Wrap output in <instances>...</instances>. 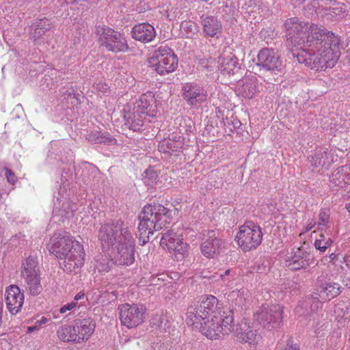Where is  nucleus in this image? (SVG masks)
I'll return each instance as SVG.
<instances>
[{"instance_id": "obj_13", "label": "nucleus", "mask_w": 350, "mask_h": 350, "mask_svg": "<svg viewBox=\"0 0 350 350\" xmlns=\"http://www.w3.org/2000/svg\"><path fill=\"white\" fill-rule=\"evenodd\" d=\"M234 336L241 343H247L250 347L256 346L261 340L262 336L258 328L243 319L239 324L233 326Z\"/></svg>"}, {"instance_id": "obj_59", "label": "nucleus", "mask_w": 350, "mask_h": 350, "mask_svg": "<svg viewBox=\"0 0 350 350\" xmlns=\"http://www.w3.org/2000/svg\"><path fill=\"white\" fill-rule=\"evenodd\" d=\"M2 320H1V313L0 312V326L1 325Z\"/></svg>"}, {"instance_id": "obj_3", "label": "nucleus", "mask_w": 350, "mask_h": 350, "mask_svg": "<svg viewBox=\"0 0 350 350\" xmlns=\"http://www.w3.org/2000/svg\"><path fill=\"white\" fill-rule=\"evenodd\" d=\"M211 314L210 318L198 328L201 332L210 339H217L228 335L233 331L234 314L233 310L226 309L219 310Z\"/></svg>"}, {"instance_id": "obj_24", "label": "nucleus", "mask_w": 350, "mask_h": 350, "mask_svg": "<svg viewBox=\"0 0 350 350\" xmlns=\"http://www.w3.org/2000/svg\"><path fill=\"white\" fill-rule=\"evenodd\" d=\"M50 29L51 24L47 18L38 20L30 26V38L34 42H38Z\"/></svg>"}, {"instance_id": "obj_51", "label": "nucleus", "mask_w": 350, "mask_h": 350, "mask_svg": "<svg viewBox=\"0 0 350 350\" xmlns=\"http://www.w3.org/2000/svg\"><path fill=\"white\" fill-rule=\"evenodd\" d=\"M231 271H232V270H231V269H227V270H226L224 274H221V275H220L221 278L224 281H226V280H225V279H224L225 276L230 275V274Z\"/></svg>"}, {"instance_id": "obj_44", "label": "nucleus", "mask_w": 350, "mask_h": 350, "mask_svg": "<svg viewBox=\"0 0 350 350\" xmlns=\"http://www.w3.org/2000/svg\"><path fill=\"white\" fill-rule=\"evenodd\" d=\"M96 88L98 92H100L103 94H107L109 92V87L108 86V85L104 83H97Z\"/></svg>"}, {"instance_id": "obj_41", "label": "nucleus", "mask_w": 350, "mask_h": 350, "mask_svg": "<svg viewBox=\"0 0 350 350\" xmlns=\"http://www.w3.org/2000/svg\"><path fill=\"white\" fill-rule=\"evenodd\" d=\"M76 306H77V302L72 301H71V302H70V303H68L67 304H65L64 306L61 307L58 310L54 311L53 314L55 318H57V317H56V313L57 312H59V313H61V314H64L67 311L72 310Z\"/></svg>"}, {"instance_id": "obj_22", "label": "nucleus", "mask_w": 350, "mask_h": 350, "mask_svg": "<svg viewBox=\"0 0 350 350\" xmlns=\"http://www.w3.org/2000/svg\"><path fill=\"white\" fill-rule=\"evenodd\" d=\"M221 72L223 75H234L238 73L241 69L239 60L235 55L229 54L219 57Z\"/></svg>"}, {"instance_id": "obj_42", "label": "nucleus", "mask_w": 350, "mask_h": 350, "mask_svg": "<svg viewBox=\"0 0 350 350\" xmlns=\"http://www.w3.org/2000/svg\"><path fill=\"white\" fill-rule=\"evenodd\" d=\"M4 170L5 172V175L6 176L8 182L12 185H14L18 180L16 176L11 170L8 168H5Z\"/></svg>"}, {"instance_id": "obj_14", "label": "nucleus", "mask_w": 350, "mask_h": 350, "mask_svg": "<svg viewBox=\"0 0 350 350\" xmlns=\"http://www.w3.org/2000/svg\"><path fill=\"white\" fill-rule=\"evenodd\" d=\"M114 254L116 263L120 265H130L135 260V239L130 234L111 249Z\"/></svg>"}, {"instance_id": "obj_48", "label": "nucleus", "mask_w": 350, "mask_h": 350, "mask_svg": "<svg viewBox=\"0 0 350 350\" xmlns=\"http://www.w3.org/2000/svg\"><path fill=\"white\" fill-rule=\"evenodd\" d=\"M84 296H85V294H84L83 292H79V293H78L75 295V299H74L75 300H74V301H76V302H77V301H78V300H80V299H83V298L84 297Z\"/></svg>"}, {"instance_id": "obj_43", "label": "nucleus", "mask_w": 350, "mask_h": 350, "mask_svg": "<svg viewBox=\"0 0 350 350\" xmlns=\"http://www.w3.org/2000/svg\"><path fill=\"white\" fill-rule=\"evenodd\" d=\"M168 280V275L165 273L154 275V286H161L163 282Z\"/></svg>"}, {"instance_id": "obj_34", "label": "nucleus", "mask_w": 350, "mask_h": 350, "mask_svg": "<svg viewBox=\"0 0 350 350\" xmlns=\"http://www.w3.org/2000/svg\"><path fill=\"white\" fill-rule=\"evenodd\" d=\"M239 91L243 97L252 98L257 92L256 83L251 79H245L243 85L239 86Z\"/></svg>"}, {"instance_id": "obj_40", "label": "nucleus", "mask_w": 350, "mask_h": 350, "mask_svg": "<svg viewBox=\"0 0 350 350\" xmlns=\"http://www.w3.org/2000/svg\"><path fill=\"white\" fill-rule=\"evenodd\" d=\"M213 60L211 58H202L199 60L198 66L201 69L208 71L212 70V64Z\"/></svg>"}, {"instance_id": "obj_60", "label": "nucleus", "mask_w": 350, "mask_h": 350, "mask_svg": "<svg viewBox=\"0 0 350 350\" xmlns=\"http://www.w3.org/2000/svg\"><path fill=\"white\" fill-rule=\"evenodd\" d=\"M347 286H349V288H350V281H349V283L347 284Z\"/></svg>"}, {"instance_id": "obj_31", "label": "nucleus", "mask_w": 350, "mask_h": 350, "mask_svg": "<svg viewBox=\"0 0 350 350\" xmlns=\"http://www.w3.org/2000/svg\"><path fill=\"white\" fill-rule=\"evenodd\" d=\"M37 274H40V268L37 258L29 256L23 262L21 277Z\"/></svg>"}, {"instance_id": "obj_38", "label": "nucleus", "mask_w": 350, "mask_h": 350, "mask_svg": "<svg viewBox=\"0 0 350 350\" xmlns=\"http://www.w3.org/2000/svg\"><path fill=\"white\" fill-rule=\"evenodd\" d=\"M142 176V180L144 183V184L150 187H152V185L153 183V169L151 167H149L144 171V174Z\"/></svg>"}, {"instance_id": "obj_7", "label": "nucleus", "mask_w": 350, "mask_h": 350, "mask_svg": "<svg viewBox=\"0 0 350 350\" xmlns=\"http://www.w3.org/2000/svg\"><path fill=\"white\" fill-rule=\"evenodd\" d=\"M262 228L253 221H247L239 228L235 240L243 252L257 248L262 243Z\"/></svg>"}, {"instance_id": "obj_27", "label": "nucleus", "mask_w": 350, "mask_h": 350, "mask_svg": "<svg viewBox=\"0 0 350 350\" xmlns=\"http://www.w3.org/2000/svg\"><path fill=\"white\" fill-rule=\"evenodd\" d=\"M24 280L26 291L32 296L39 295L42 290L40 274L21 277Z\"/></svg>"}, {"instance_id": "obj_47", "label": "nucleus", "mask_w": 350, "mask_h": 350, "mask_svg": "<svg viewBox=\"0 0 350 350\" xmlns=\"http://www.w3.org/2000/svg\"><path fill=\"white\" fill-rule=\"evenodd\" d=\"M316 224V221L314 219H311L310 221H308V223L307 224V226L306 227V231L308 232Z\"/></svg>"}, {"instance_id": "obj_58", "label": "nucleus", "mask_w": 350, "mask_h": 350, "mask_svg": "<svg viewBox=\"0 0 350 350\" xmlns=\"http://www.w3.org/2000/svg\"><path fill=\"white\" fill-rule=\"evenodd\" d=\"M152 57H148V64H151V62H152Z\"/></svg>"}, {"instance_id": "obj_46", "label": "nucleus", "mask_w": 350, "mask_h": 350, "mask_svg": "<svg viewBox=\"0 0 350 350\" xmlns=\"http://www.w3.org/2000/svg\"><path fill=\"white\" fill-rule=\"evenodd\" d=\"M157 326L159 329H165V326L167 323V320L164 317H159L158 320H157Z\"/></svg>"}, {"instance_id": "obj_56", "label": "nucleus", "mask_w": 350, "mask_h": 350, "mask_svg": "<svg viewBox=\"0 0 350 350\" xmlns=\"http://www.w3.org/2000/svg\"><path fill=\"white\" fill-rule=\"evenodd\" d=\"M103 270L109 271V266L106 265L105 267L103 268Z\"/></svg>"}, {"instance_id": "obj_21", "label": "nucleus", "mask_w": 350, "mask_h": 350, "mask_svg": "<svg viewBox=\"0 0 350 350\" xmlns=\"http://www.w3.org/2000/svg\"><path fill=\"white\" fill-rule=\"evenodd\" d=\"M317 284L318 295L323 300H330L338 296L340 293V286L338 283L322 282L318 278Z\"/></svg>"}, {"instance_id": "obj_11", "label": "nucleus", "mask_w": 350, "mask_h": 350, "mask_svg": "<svg viewBox=\"0 0 350 350\" xmlns=\"http://www.w3.org/2000/svg\"><path fill=\"white\" fill-rule=\"evenodd\" d=\"M154 70L161 75L174 72L178 66V58L167 45L160 46L154 50Z\"/></svg>"}, {"instance_id": "obj_4", "label": "nucleus", "mask_w": 350, "mask_h": 350, "mask_svg": "<svg viewBox=\"0 0 350 350\" xmlns=\"http://www.w3.org/2000/svg\"><path fill=\"white\" fill-rule=\"evenodd\" d=\"M218 300L213 295H208L198 302L192 301L187 307L185 322L189 326L198 328L211 314L217 310Z\"/></svg>"}, {"instance_id": "obj_18", "label": "nucleus", "mask_w": 350, "mask_h": 350, "mask_svg": "<svg viewBox=\"0 0 350 350\" xmlns=\"http://www.w3.org/2000/svg\"><path fill=\"white\" fill-rule=\"evenodd\" d=\"M312 262L310 254L301 247H299L294 249L291 256L286 260V265L290 270L299 271L308 268Z\"/></svg>"}, {"instance_id": "obj_6", "label": "nucleus", "mask_w": 350, "mask_h": 350, "mask_svg": "<svg viewBox=\"0 0 350 350\" xmlns=\"http://www.w3.org/2000/svg\"><path fill=\"white\" fill-rule=\"evenodd\" d=\"M146 96L144 95L138 101L133 103H128L124 106L123 117L125 124L133 131L140 130L146 122H151L153 117L148 112L150 105H142L146 100Z\"/></svg>"}, {"instance_id": "obj_37", "label": "nucleus", "mask_w": 350, "mask_h": 350, "mask_svg": "<svg viewBox=\"0 0 350 350\" xmlns=\"http://www.w3.org/2000/svg\"><path fill=\"white\" fill-rule=\"evenodd\" d=\"M306 307L310 306L311 312H317L319 308L322 306L321 301L317 297H308L306 299L304 303Z\"/></svg>"}, {"instance_id": "obj_19", "label": "nucleus", "mask_w": 350, "mask_h": 350, "mask_svg": "<svg viewBox=\"0 0 350 350\" xmlns=\"http://www.w3.org/2000/svg\"><path fill=\"white\" fill-rule=\"evenodd\" d=\"M153 215V206L150 204H146L141 214L139 216V223L138 225L139 239L142 245H144L149 241V235L152 232L150 230L148 223L152 224L153 221L150 220Z\"/></svg>"}, {"instance_id": "obj_5", "label": "nucleus", "mask_w": 350, "mask_h": 350, "mask_svg": "<svg viewBox=\"0 0 350 350\" xmlns=\"http://www.w3.org/2000/svg\"><path fill=\"white\" fill-rule=\"evenodd\" d=\"M131 232L122 221H110L101 224L98 238L103 251H109Z\"/></svg>"}, {"instance_id": "obj_54", "label": "nucleus", "mask_w": 350, "mask_h": 350, "mask_svg": "<svg viewBox=\"0 0 350 350\" xmlns=\"http://www.w3.org/2000/svg\"><path fill=\"white\" fill-rule=\"evenodd\" d=\"M337 255L335 253H332L329 255L330 262L333 261L336 258Z\"/></svg>"}, {"instance_id": "obj_26", "label": "nucleus", "mask_w": 350, "mask_h": 350, "mask_svg": "<svg viewBox=\"0 0 350 350\" xmlns=\"http://www.w3.org/2000/svg\"><path fill=\"white\" fill-rule=\"evenodd\" d=\"M202 25L204 32L210 37H214L221 31V25L213 16H202Z\"/></svg>"}, {"instance_id": "obj_17", "label": "nucleus", "mask_w": 350, "mask_h": 350, "mask_svg": "<svg viewBox=\"0 0 350 350\" xmlns=\"http://www.w3.org/2000/svg\"><path fill=\"white\" fill-rule=\"evenodd\" d=\"M183 90L184 99L191 107H196L207 100L206 90L198 84L187 83L184 85Z\"/></svg>"}, {"instance_id": "obj_36", "label": "nucleus", "mask_w": 350, "mask_h": 350, "mask_svg": "<svg viewBox=\"0 0 350 350\" xmlns=\"http://www.w3.org/2000/svg\"><path fill=\"white\" fill-rule=\"evenodd\" d=\"M332 243V241L330 238H326L323 233H321L319 238L315 240L314 245L317 250L323 252L331 245Z\"/></svg>"}, {"instance_id": "obj_9", "label": "nucleus", "mask_w": 350, "mask_h": 350, "mask_svg": "<svg viewBox=\"0 0 350 350\" xmlns=\"http://www.w3.org/2000/svg\"><path fill=\"white\" fill-rule=\"evenodd\" d=\"M96 33L98 41L109 51L115 53L128 49L127 42L122 34L109 27H97Z\"/></svg>"}, {"instance_id": "obj_32", "label": "nucleus", "mask_w": 350, "mask_h": 350, "mask_svg": "<svg viewBox=\"0 0 350 350\" xmlns=\"http://www.w3.org/2000/svg\"><path fill=\"white\" fill-rule=\"evenodd\" d=\"M87 139L93 144H104L107 145H113L116 139L110 136L107 133L94 131L88 134Z\"/></svg>"}, {"instance_id": "obj_57", "label": "nucleus", "mask_w": 350, "mask_h": 350, "mask_svg": "<svg viewBox=\"0 0 350 350\" xmlns=\"http://www.w3.org/2000/svg\"><path fill=\"white\" fill-rule=\"evenodd\" d=\"M158 149H159V150L160 152L163 151L162 146L159 144V146H158Z\"/></svg>"}, {"instance_id": "obj_52", "label": "nucleus", "mask_w": 350, "mask_h": 350, "mask_svg": "<svg viewBox=\"0 0 350 350\" xmlns=\"http://www.w3.org/2000/svg\"><path fill=\"white\" fill-rule=\"evenodd\" d=\"M342 167H347V174H349V176H348L347 178V180H348V182L349 183H350V165H342Z\"/></svg>"}, {"instance_id": "obj_29", "label": "nucleus", "mask_w": 350, "mask_h": 350, "mask_svg": "<svg viewBox=\"0 0 350 350\" xmlns=\"http://www.w3.org/2000/svg\"><path fill=\"white\" fill-rule=\"evenodd\" d=\"M347 167L340 166L333 172L330 177V183L333 186L343 188L349 184L348 180H347V177L349 176V174H347Z\"/></svg>"}, {"instance_id": "obj_55", "label": "nucleus", "mask_w": 350, "mask_h": 350, "mask_svg": "<svg viewBox=\"0 0 350 350\" xmlns=\"http://www.w3.org/2000/svg\"><path fill=\"white\" fill-rule=\"evenodd\" d=\"M346 208L347 209V211L350 213V202L349 204H346Z\"/></svg>"}, {"instance_id": "obj_10", "label": "nucleus", "mask_w": 350, "mask_h": 350, "mask_svg": "<svg viewBox=\"0 0 350 350\" xmlns=\"http://www.w3.org/2000/svg\"><path fill=\"white\" fill-rule=\"evenodd\" d=\"M160 237V246L169 253L174 256L176 260L183 259L187 252L188 245L178 237L177 233L173 230H168L165 232H161L157 237Z\"/></svg>"}, {"instance_id": "obj_61", "label": "nucleus", "mask_w": 350, "mask_h": 350, "mask_svg": "<svg viewBox=\"0 0 350 350\" xmlns=\"http://www.w3.org/2000/svg\"><path fill=\"white\" fill-rule=\"evenodd\" d=\"M154 37L156 36V31H154Z\"/></svg>"}, {"instance_id": "obj_50", "label": "nucleus", "mask_w": 350, "mask_h": 350, "mask_svg": "<svg viewBox=\"0 0 350 350\" xmlns=\"http://www.w3.org/2000/svg\"><path fill=\"white\" fill-rule=\"evenodd\" d=\"M47 321V319L44 317H42L40 320L36 321V324L40 327L42 324L46 323Z\"/></svg>"}, {"instance_id": "obj_35", "label": "nucleus", "mask_w": 350, "mask_h": 350, "mask_svg": "<svg viewBox=\"0 0 350 350\" xmlns=\"http://www.w3.org/2000/svg\"><path fill=\"white\" fill-rule=\"evenodd\" d=\"M180 31L186 38H192L199 31L198 25L191 21H184L180 25Z\"/></svg>"}, {"instance_id": "obj_39", "label": "nucleus", "mask_w": 350, "mask_h": 350, "mask_svg": "<svg viewBox=\"0 0 350 350\" xmlns=\"http://www.w3.org/2000/svg\"><path fill=\"white\" fill-rule=\"evenodd\" d=\"M329 219V211L327 210H321L319 215L318 226H325Z\"/></svg>"}, {"instance_id": "obj_49", "label": "nucleus", "mask_w": 350, "mask_h": 350, "mask_svg": "<svg viewBox=\"0 0 350 350\" xmlns=\"http://www.w3.org/2000/svg\"><path fill=\"white\" fill-rule=\"evenodd\" d=\"M39 329V327L38 325L36 323L35 325H33V326H29L27 327V332L28 333H31L33 332V331H36V330H38Z\"/></svg>"}, {"instance_id": "obj_12", "label": "nucleus", "mask_w": 350, "mask_h": 350, "mask_svg": "<svg viewBox=\"0 0 350 350\" xmlns=\"http://www.w3.org/2000/svg\"><path fill=\"white\" fill-rule=\"evenodd\" d=\"M121 325L127 328L135 327L144 322L146 308L143 306L124 304L118 306Z\"/></svg>"}, {"instance_id": "obj_23", "label": "nucleus", "mask_w": 350, "mask_h": 350, "mask_svg": "<svg viewBox=\"0 0 350 350\" xmlns=\"http://www.w3.org/2000/svg\"><path fill=\"white\" fill-rule=\"evenodd\" d=\"M133 38L142 42H149L153 40V26L148 23H140L133 27Z\"/></svg>"}, {"instance_id": "obj_25", "label": "nucleus", "mask_w": 350, "mask_h": 350, "mask_svg": "<svg viewBox=\"0 0 350 350\" xmlns=\"http://www.w3.org/2000/svg\"><path fill=\"white\" fill-rule=\"evenodd\" d=\"M77 336H79V342L87 340L89 336L94 332L95 324L90 318L83 319L75 323V325Z\"/></svg>"}, {"instance_id": "obj_20", "label": "nucleus", "mask_w": 350, "mask_h": 350, "mask_svg": "<svg viewBox=\"0 0 350 350\" xmlns=\"http://www.w3.org/2000/svg\"><path fill=\"white\" fill-rule=\"evenodd\" d=\"M5 303L8 310L12 314H17L24 303V294L16 285H10L5 291Z\"/></svg>"}, {"instance_id": "obj_28", "label": "nucleus", "mask_w": 350, "mask_h": 350, "mask_svg": "<svg viewBox=\"0 0 350 350\" xmlns=\"http://www.w3.org/2000/svg\"><path fill=\"white\" fill-rule=\"evenodd\" d=\"M59 338L66 342H79V336H77L75 325H64L57 330Z\"/></svg>"}, {"instance_id": "obj_53", "label": "nucleus", "mask_w": 350, "mask_h": 350, "mask_svg": "<svg viewBox=\"0 0 350 350\" xmlns=\"http://www.w3.org/2000/svg\"><path fill=\"white\" fill-rule=\"evenodd\" d=\"M159 183H161V181L160 180L159 176L157 175L156 176H154V185H158Z\"/></svg>"}, {"instance_id": "obj_30", "label": "nucleus", "mask_w": 350, "mask_h": 350, "mask_svg": "<svg viewBox=\"0 0 350 350\" xmlns=\"http://www.w3.org/2000/svg\"><path fill=\"white\" fill-rule=\"evenodd\" d=\"M167 208L161 204H154V231L161 230L169 219Z\"/></svg>"}, {"instance_id": "obj_1", "label": "nucleus", "mask_w": 350, "mask_h": 350, "mask_svg": "<svg viewBox=\"0 0 350 350\" xmlns=\"http://www.w3.org/2000/svg\"><path fill=\"white\" fill-rule=\"evenodd\" d=\"M285 26L295 48L291 54L299 63L316 70L334 66L340 56L341 40L337 35L316 25L309 27L296 18L286 21Z\"/></svg>"}, {"instance_id": "obj_33", "label": "nucleus", "mask_w": 350, "mask_h": 350, "mask_svg": "<svg viewBox=\"0 0 350 350\" xmlns=\"http://www.w3.org/2000/svg\"><path fill=\"white\" fill-rule=\"evenodd\" d=\"M310 164L315 167H323L328 163V150L320 148L315 150L310 159Z\"/></svg>"}, {"instance_id": "obj_16", "label": "nucleus", "mask_w": 350, "mask_h": 350, "mask_svg": "<svg viewBox=\"0 0 350 350\" xmlns=\"http://www.w3.org/2000/svg\"><path fill=\"white\" fill-rule=\"evenodd\" d=\"M223 242L216 236L215 231H203V241L200 245V249L204 256L214 258L221 252Z\"/></svg>"}, {"instance_id": "obj_45", "label": "nucleus", "mask_w": 350, "mask_h": 350, "mask_svg": "<svg viewBox=\"0 0 350 350\" xmlns=\"http://www.w3.org/2000/svg\"><path fill=\"white\" fill-rule=\"evenodd\" d=\"M284 350H300L299 346L297 343H293V340L288 339L286 343V347Z\"/></svg>"}, {"instance_id": "obj_2", "label": "nucleus", "mask_w": 350, "mask_h": 350, "mask_svg": "<svg viewBox=\"0 0 350 350\" xmlns=\"http://www.w3.org/2000/svg\"><path fill=\"white\" fill-rule=\"evenodd\" d=\"M49 251L59 260L62 269L77 273L84 265L83 246L68 232H56L51 238Z\"/></svg>"}, {"instance_id": "obj_8", "label": "nucleus", "mask_w": 350, "mask_h": 350, "mask_svg": "<svg viewBox=\"0 0 350 350\" xmlns=\"http://www.w3.org/2000/svg\"><path fill=\"white\" fill-rule=\"evenodd\" d=\"M282 307L279 304H263L254 314V319L268 330L280 327L282 321Z\"/></svg>"}, {"instance_id": "obj_15", "label": "nucleus", "mask_w": 350, "mask_h": 350, "mask_svg": "<svg viewBox=\"0 0 350 350\" xmlns=\"http://www.w3.org/2000/svg\"><path fill=\"white\" fill-rule=\"evenodd\" d=\"M256 65L274 74L281 72L283 69L280 55L277 51L271 48H263L259 51Z\"/></svg>"}]
</instances>
